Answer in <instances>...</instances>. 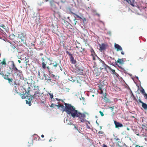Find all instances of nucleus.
Wrapping results in <instances>:
<instances>
[{"mask_svg": "<svg viewBox=\"0 0 147 147\" xmlns=\"http://www.w3.org/2000/svg\"><path fill=\"white\" fill-rule=\"evenodd\" d=\"M70 116L73 118L76 117H78L80 119V121L82 122H84L86 121L85 119L86 117V115L84 113H82L76 110L75 108L74 107Z\"/></svg>", "mask_w": 147, "mask_h": 147, "instance_id": "nucleus-1", "label": "nucleus"}, {"mask_svg": "<svg viewBox=\"0 0 147 147\" xmlns=\"http://www.w3.org/2000/svg\"><path fill=\"white\" fill-rule=\"evenodd\" d=\"M65 106L63 105H61V110L62 111H65L67 114L70 116L72 111L74 108V107L70 104L65 103H64Z\"/></svg>", "mask_w": 147, "mask_h": 147, "instance_id": "nucleus-2", "label": "nucleus"}, {"mask_svg": "<svg viewBox=\"0 0 147 147\" xmlns=\"http://www.w3.org/2000/svg\"><path fill=\"white\" fill-rule=\"evenodd\" d=\"M23 89L24 90V91H23L24 94H22L21 96L22 99H26L27 96H30V89H31V88L30 87H28V88H26L23 87Z\"/></svg>", "mask_w": 147, "mask_h": 147, "instance_id": "nucleus-3", "label": "nucleus"}, {"mask_svg": "<svg viewBox=\"0 0 147 147\" xmlns=\"http://www.w3.org/2000/svg\"><path fill=\"white\" fill-rule=\"evenodd\" d=\"M40 94V91H36L34 92V95H32L30 94V96H27L26 99L28 100H32L34 99H37L39 97V95Z\"/></svg>", "mask_w": 147, "mask_h": 147, "instance_id": "nucleus-4", "label": "nucleus"}, {"mask_svg": "<svg viewBox=\"0 0 147 147\" xmlns=\"http://www.w3.org/2000/svg\"><path fill=\"white\" fill-rule=\"evenodd\" d=\"M17 37L21 40V42L24 44L26 43V38L25 36L22 34H18L17 35Z\"/></svg>", "mask_w": 147, "mask_h": 147, "instance_id": "nucleus-5", "label": "nucleus"}, {"mask_svg": "<svg viewBox=\"0 0 147 147\" xmlns=\"http://www.w3.org/2000/svg\"><path fill=\"white\" fill-rule=\"evenodd\" d=\"M0 27H2L4 29L3 30L0 28V32H2L3 34H5V32L4 31H5L6 32L7 31V30L8 29H7L8 28L3 24H2L0 25Z\"/></svg>", "mask_w": 147, "mask_h": 147, "instance_id": "nucleus-6", "label": "nucleus"}, {"mask_svg": "<svg viewBox=\"0 0 147 147\" xmlns=\"http://www.w3.org/2000/svg\"><path fill=\"white\" fill-rule=\"evenodd\" d=\"M117 63H119V64L121 65H122L124 64V61L123 60V59H118L117 61H116L115 64L118 66L120 68L122 69V67H119Z\"/></svg>", "mask_w": 147, "mask_h": 147, "instance_id": "nucleus-7", "label": "nucleus"}, {"mask_svg": "<svg viewBox=\"0 0 147 147\" xmlns=\"http://www.w3.org/2000/svg\"><path fill=\"white\" fill-rule=\"evenodd\" d=\"M124 1H126L129 4H130L133 7L135 6V4H136L135 0H123Z\"/></svg>", "mask_w": 147, "mask_h": 147, "instance_id": "nucleus-8", "label": "nucleus"}, {"mask_svg": "<svg viewBox=\"0 0 147 147\" xmlns=\"http://www.w3.org/2000/svg\"><path fill=\"white\" fill-rule=\"evenodd\" d=\"M100 63L102 66V67H100L101 69H104L105 70H107V67L108 68V67H109L106 64H105L103 61H102V62H100Z\"/></svg>", "mask_w": 147, "mask_h": 147, "instance_id": "nucleus-9", "label": "nucleus"}, {"mask_svg": "<svg viewBox=\"0 0 147 147\" xmlns=\"http://www.w3.org/2000/svg\"><path fill=\"white\" fill-rule=\"evenodd\" d=\"M100 50L101 51L105 50L106 49L107 45L104 43H102L101 44H99Z\"/></svg>", "mask_w": 147, "mask_h": 147, "instance_id": "nucleus-10", "label": "nucleus"}, {"mask_svg": "<svg viewBox=\"0 0 147 147\" xmlns=\"http://www.w3.org/2000/svg\"><path fill=\"white\" fill-rule=\"evenodd\" d=\"M14 72V74L18 76V77H19L20 78L22 77V71L20 70H18L17 71H16Z\"/></svg>", "mask_w": 147, "mask_h": 147, "instance_id": "nucleus-11", "label": "nucleus"}, {"mask_svg": "<svg viewBox=\"0 0 147 147\" xmlns=\"http://www.w3.org/2000/svg\"><path fill=\"white\" fill-rule=\"evenodd\" d=\"M11 66L12 67V70L13 71H14V72L17 71L19 69H18L16 67V66L14 64V62L13 61H11Z\"/></svg>", "mask_w": 147, "mask_h": 147, "instance_id": "nucleus-12", "label": "nucleus"}, {"mask_svg": "<svg viewBox=\"0 0 147 147\" xmlns=\"http://www.w3.org/2000/svg\"><path fill=\"white\" fill-rule=\"evenodd\" d=\"M117 51H122V48L121 46L118 44L115 43L114 45Z\"/></svg>", "mask_w": 147, "mask_h": 147, "instance_id": "nucleus-13", "label": "nucleus"}, {"mask_svg": "<svg viewBox=\"0 0 147 147\" xmlns=\"http://www.w3.org/2000/svg\"><path fill=\"white\" fill-rule=\"evenodd\" d=\"M114 123L116 127H121L123 126L122 124L116 121H114Z\"/></svg>", "mask_w": 147, "mask_h": 147, "instance_id": "nucleus-14", "label": "nucleus"}, {"mask_svg": "<svg viewBox=\"0 0 147 147\" xmlns=\"http://www.w3.org/2000/svg\"><path fill=\"white\" fill-rule=\"evenodd\" d=\"M49 75L50 76V78H53L52 80L53 81H55L56 80V76L53 74H52L51 73L50 74H49Z\"/></svg>", "mask_w": 147, "mask_h": 147, "instance_id": "nucleus-15", "label": "nucleus"}, {"mask_svg": "<svg viewBox=\"0 0 147 147\" xmlns=\"http://www.w3.org/2000/svg\"><path fill=\"white\" fill-rule=\"evenodd\" d=\"M70 61L73 64H75L76 62V61L74 59V58L72 55L70 56Z\"/></svg>", "mask_w": 147, "mask_h": 147, "instance_id": "nucleus-16", "label": "nucleus"}, {"mask_svg": "<svg viewBox=\"0 0 147 147\" xmlns=\"http://www.w3.org/2000/svg\"><path fill=\"white\" fill-rule=\"evenodd\" d=\"M43 76L45 78V80H46L49 81L51 79L50 77H49L47 74H44Z\"/></svg>", "mask_w": 147, "mask_h": 147, "instance_id": "nucleus-17", "label": "nucleus"}, {"mask_svg": "<svg viewBox=\"0 0 147 147\" xmlns=\"http://www.w3.org/2000/svg\"><path fill=\"white\" fill-rule=\"evenodd\" d=\"M49 0H39L38 2V3L39 5H41L44 2H46Z\"/></svg>", "mask_w": 147, "mask_h": 147, "instance_id": "nucleus-18", "label": "nucleus"}, {"mask_svg": "<svg viewBox=\"0 0 147 147\" xmlns=\"http://www.w3.org/2000/svg\"><path fill=\"white\" fill-rule=\"evenodd\" d=\"M52 80L50 79L49 81H48V83L49 84L51 85V86H53L55 84V83L53 82V81H52Z\"/></svg>", "mask_w": 147, "mask_h": 147, "instance_id": "nucleus-19", "label": "nucleus"}, {"mask_svg": "<svg viewBox=\"0 0 147 147\" xmlns=\"http://www.w3.org/2000/svg\"><path fill=\"white\" fill-rule=\"evenodd\" d=\"M104 101L106 102L110 103V100L107 98L106 96H105L103 98Z\"/></svg>", "mask_w": 147, "mask_h": 147, "instance_id": "nucleus-20", "label": "nucleus"}, {"mask_svg": "<svg viewBox=\"0 0 147 147\" xmlns=\"http://www.w3.org/2000/svg\"><path fill=\"white\" fill-rule=\"evenodd\" d=\"M142 107L145 110H147V104L143 102L142 104Z\"/></svg>", "mask_w": 147, "mask_h": 147, "instance_id": "nucleus-21", "label": "nucleus"}, {"mask_svg": "<svg viewBox=\"0 0 147 147\" xmlns=\"http://www.w3.org/2000/svg\"><path fill=\"white\" fill-rule=\"evenodd\" d=\"M108 69L112 72V74H114L116 75L117 74V73L115 72V70L112 69L110 67H108Z\"/></svg>", "mask_w": 147, "mask_h": 147, "instance_id": "nucleus-22", "label": "nucleus"}, {"mask_svg": "<svg viewBox=\"0 0 147 147\" xmlns=\"http://www.w3.org/2000/svg\"><path fill=\"white\" fill-rule=\"evenodd\" d=\"M2 76L5 79L7 80H8L10 79L9 78L8 76V75H4L3 74H2Z\"/></svg>", "mask_w": 147, "mask_h": 147, "instance_id": "nucleus-23", "label": "nucleus"}, {"mask_svg": "<svg viewBox=\"0 0 147 147\" xmlns=\"http://www.w3.org/2000/svg\"><path fill=\"white\" fill-rule=\"evenodd\" d=\"M29 100V101H28L27 100H26V104H28L29 106H30L32 105L31 102V101L32 100Z\"/></svg>", "mask_w": 147, "mask_h": 147, "instance_id": "nucleus-24", "label": "nucleus"}, {"mask_svg": "<svg viewBox=\"0 0 147 147\" xmlns=\"http://www.w3.org/2000/svg\"><path fill=\"white\" fill-rule=\"evenodd\" d=\"M15 37V36L13 34H11L9 36V38L10 39H13Z\"/></svg>", "mask_w": 147, "mask_h": 147, "instance_id": "nucleus-25", "label": "nucleus"}, {"mask_svg": "<svg viewBox=\"0 0 147 147\" xmlns=\"http://www.w3.org/2000/svg\"><path fill=\"white\" fill-rule=\"evenodd\" d=\"M1 64H2L3 65H6V62L5 61V59L4 58L3 59V61L1 62L0 63Z\"/></svg>", "mask_w": 147, "mask_h": 147, "instance_id": "nucleus-26", "label": "nucleus"}, {"mask_svg": "<svg viewBox=\"0 0 147 147\" xmlns=\"http://www.w3.org/2000/svg\"><path fill=\"white\" fill-rule=\"evenodd\" d=\"M49 94L50 96V98L51 99H52L53 98V94L50 93L49 92L47 93V95Z\"/></svg>", "mask_w": 147, "mask_h": 147, "instance_id": "nucleus-27", "label": "nucleus"}, {"mask_svg": "<svg viewBox=\"0 0 147 147\" xmlns=\"http://www.w3.org/2000/svg\"><path fill=\"white\" fill-rule=\"evenodd\" d=\"M34 89L35 90H36L37 91H39V90L38 87L37 86H34Z\"/></svg>", "mask_w": 147, "mask_h": 147, "instance_id": "nucleus-28", "label": "nucleus"}, {"mask_svg": "<svg viewBox=\"0 0 147 147\" xmlns=\"http://www.w3.org/2000/svg\"><path fill=\"white\" fill-rule=\"evenodd\" d=\"M9 83L13 85V84H12V83L13 82V80L12 79H9V80H8Z\"/></svg>", "mask_w": 147, "mask_h": 147, "instance_id": "nucleus-29", "label": "nucleus"}, {"mask_svg": "<svg viewBox=\"0 0 147 147\" xmlns=\"http://www.w3.org/2000/svg\"><path fill=\"white\" fill-rule=\"evenodd\" d=\"M51 64L54 67H56L57 65V64L56 62H54L53 63H51Z\"/></svg>", "mask_w": 147, "mask_h": 147, "instance_id": "nucleus-30", "label": "nucleus"}, {"mask_svg": "<svg viewBox=\"0 0 147 147\" xmlns=\"http://www.w3.org/2000/svg\"><path fill=\"white\" fill-rule=\"evenodd\" d=\"M140 92H142V93L143 94V95L144 94L146 93L145 92L144 89L142 87V89L140 90Z\"/></svg>", "mask_w": 147, "mask_h": 147, "instance_id": "nucleus-31", "label": "nucleus"}, {"mask_svg": "<svg viewBox=\"0 0 147 147\" xmlns=\"http://www.w3.org/2000/svg\"><path fill=\"white\" fill-rule=\"evenodd\" d=\"M8 42H9L11 44V47L13 49H15L16 48L15 46L13 45L9 41H8Z\"/></svg>", "mask_w": 147, "mask_h": 147, "instance_id": "nucleus-32", "label": "nucleus"}, {"mask_svg": "<svg viewBox=\"0 0 147 147\" xmlns=\"http://www.w3.org/2000/svg\"><path fill=\"white\" fill-rule=\"evenodd\" d=\"M42 67L44 69H45L46 68V64L45 63L43 62L42 63Z\"/></svg>", "mask_w": 147, "mask_h": 147, "instance_id": "nucleus-33", "label": "nucleus"}, {"mask_svg": "<svg viewBox=\"0 0 147 147\" xmlns=\"http://www.w3.org/2000/svg\"><path fill=\"white\" fill-rule=\"evenodd\" d=\"M47 70L49 72V74H50L51 73H52V71H51V70L50 69V68L49 67H47Z\"/></svg>", "mask_w": 147, "mask_h": 147, "instance_id": "nucleus-34", "label": "nucleus"}, {"mask_svg": "<svg viewBox=\"0 0 147 147\" xmlns=\"http://www.w3.org/2000/svg\"><path fill=\"white\" fill-rule=\"evenodd\" d=\"M73 14H74L75 16H76L77 18H80L81 19H82V18L80 17L78 15H77V14L74 13H73Z\"/></svg>", "mask_w": 147, "mask_h": 147, "instance_id": "nucleus-35", "label": "nucleus"}, {"mask_svg": "<svg viewBox=\"0 0 147 147\" xmlns=\"http://www.w3.org/2000/svg\"><path fill=\"white\" fill-rule=\"evenodd\" d=\"M145 98L147 100V94L145 93L144 95Z\"/></svg>", "mask_w": 147, "mask_h": 147, "instance_id": "nucleus-36", "label": "nucleus"}, {"mask_svg": "<svg viewBox=\"0 0 147 147\" xmlns=\"http://www.w3.org/2000/svg\"><path fill=\"white\" fill-rule=\"evenodd\" d=\"M66 53H67V54H68L69 56L72 55L71 53H70L69 51H66Z\"/></svg>", "mask_w": 147, "mask_h": 147, "instance_id": "nucleus-37", "label": "nucleus"}, {"mask_svg": "<svg viewBox=\"0 0 147 147\" xmlns=\"http://www.w3.org/2000/svg\"><path fill=\"white\" fill-rule=\"evenodd\" d=\"M109 109H110L112 111H113V110L114 109V107H109Z\"/></svg>", "mask_w": 147, "mask_h": 147, "instance_id": "nucleus-38", "label": "nucleus"}, {"mask_svg": "<svg viewBox=\"0 0 147 147\" xmlns=\"http://www.w3.org/2000/svg\"><path fill=\"white\" fill-rule=\"evenodd\" d=\"M99 113L101 116H103L104 115V114L102 112L100 111H99Z\"/></svg>", "mask_w": 147, "mask_h": 147, "instance_id": "nucleus-39", "label": "nucleus"}, {"mask_svg": "<svg viewBox=\"0 0 147 147\" xmlns=\"http://www.w3.org/2000/svg\"><path fill=\"white\" fill-rule=\"evenodd\" d=\"M55 106V104L52 103L51 104L50 107H54V106Z\"/></svg>", "mask_w": 147, "mask_h": 147, "instance_id": "nucleus-40", "label": "nucleus"}, {"mask_svg": "<svg viewBox=\"0 0 147 147\" xmlns=\"http://www.w3.org/2000/svg\"><path fill=\"white\" fill-rule=\"evenodd\" d=\"M61 2L63 3H64L66 1V0H61Z\"/></svg>", "mask_w": 147, "mask_h": 147, "instance_id": "nucleus-41", "label": "nucleus"}, {"mask_svg": "<svg viewBox=\"0 0 147 147\" xmlns=\"http://www.w3.org/2000/svg\"><path fill=\"white\" fill-rule=\"evenodd\" d=\"M98 134H103V132L102 131H100L98 132Z\"/></svg>", "mask_w": 147, "mask_h": 147, "instance_id": "nucleus-42", "label": "nucleus"}, {"mask_svg": "<svg viewBox=\"0 0 147 147\" xmlns=\"http://www.w3.org/2000/svg\"><path fill=\"white\" fill-rule=\"evenodd\" d=\"M58 103L59 104V102H58ZM61 105H60L59 104H58V105H56L55 104V106H57L58 107H60V106Z\"/></svg>", "mask_w": 147, "mask_h": 147, "instance_id": "nucleus-43", "label": "nucleus"}, {"mask_svg": "<svg viewBox=\"0 0 147 147\" xmlns=\"http://www.w3.org/2000/svg\"><path fill=\"white\" fill-rule=\"evenodd\" d=\"M107 34L109 35H111V32L110 31H109L107 32Z\"/></svg>", "mask_w": 147, "mask_h": 147, "instance_id": "nucleus-44", "label": "nucleus"}, {"mask_svg": "<svg viewBox=\"0 0 147 147\" xmlns=\"http://www.w3.org/2000/svg\"><path fill=\"white\" fill-rule=\"evenodd\" d=\"M91 52L92 54H93V53H95V52H94V50L92 49H91Z\"/></svg>", "mask_w": 147, "mask_h": 147, "instance_id": "nucleus-45", "label": "nucleus"}, {"mask_svg": "<svg viewBox=\"0 0 147 147\" xmlns=\"http://www.w3.org/2000/svg\"><path fill=\"white\" fill-rule=\"evenodd\" d=\"M37 137H38V135H36V134L34 135V138H37Z\"/></svg>", "mask_w": 147, "mask_h": 147, "instance_id": "nucleus-46", "label": "nucleus"}, {"mask_svg": "<svg viewBox=\"0 0 147 147\" xmlns=\"http://www.w3.org/2000/svg\"><path fill=\"white\" fill-rule=\"evenodd\" d=\"M139 100V102L142 104L144 102L142 101L140 99Z\"/></svg>", "mask_w": 147, "mask_h": 147, "instance_id": "nucleus-47", "label": "nucleus"}, {"mask_svg": "<svg viewBox=\"0 0 147 147\" xmlns=\"http://www.w3.org/2000/svg\"><path fill=\"white\" fill-rule=\"evenodd\" d=\"M72 124L74 125V128H75L78 129H77L78 128V127L76 126L75 125H74V124Z\"/></svg>", "mask_w": 147, "mask_h": 147, "instance_id": "nucleus-48", "label": "nucleus"}, {"mask_svg": "<svg viewBox=\"0 0 147 147\" xmlns=\"http://www.w3.org/2000/svg\"><path fill=\"white\" fill-rule=\"evenodd\" d=\"M121 54L123 55H124V53L123 51H122L121 52Z\"/></svg>", "mask_w": 147, "mask_h": 147, "instance_id": "nucleus-49", "label": "nucleus"}, {"mask_svg": "<svg viewBox=\"0 0 147 147\" xmlns=\"http://www.w3.org/2000/svg\"><path fill=\"white\" fill-rule=\"evenodd\" d=\"M112 112V116H113L114 115L115 113L113 111Z\"/></svg>", "mask_w": 147, "mask_h": 147, "instance_id": "nucleus-50", "label": "nucleus"}, {"mask_svg": "<svg viewBox=\"0 0 147 147\" xmlns=\"http://www.w3.org/2000/svg\"><path fill=\"white\" fill-rule=\"evenodd\" d=\"M98 59H99V60L100 61V62H102V61H103L102 60H101L100 58H99V57H98Z\"/></svg>", "mask_w": 147, "mask_h": 147, "instance_id": "nucleus-51", "label": "nucleus"}, {"mask_svg": "<svg viewBox=\"0 0 147 147\" xmlns=\"http://www.w3.org/2000/svg\"><path fill=\"white\" fill-rule=\"evenodd\" d=\"M103 147H107V146L105 144H103Z\"/></svg>", "mask_w": 147, "mask_h": 147, "instance_id": "nucleus-52", "label": "nucleus"}, {"mask_svg": "<svg viewBox=\"0 0 147 147\" xmlns=\"http://www.w3.org/2000/svg\"><path fill=\"white\" fill-rule=\"evenodd\" d=\"M65 89H66L67 90V91L68 92L69 91V88H65Z\"/></svg>", "mask_w": 147, "mask_h": 147, "instance_id": "nucleus-53", "label": "nucleus"}, {"mask_svg": "<svg viewBox=\"0 0 147 147\" xmlns=\"http://www.w3.org/2000/svg\"><path fill=\"white\" fill-rule=\"evenodd\" d=\"M135 147H143V146H140L139 145H136Z\"/></svg>", "mask_w": 147, "mask_h": 147, "instance_id": "nucleus-54", "label": "nucleus"}, {"mask_svg": "<svg viewBox=\"0 0 147 147\" xmlns=\"http://www.w3.org/2000/svg\"><path fill=\"white\" fill-rule=\"evenodd\" d=\"M116 140L117 141H118V140H120V139L118 138H117L116 139Z\"/></svg>", "mask_w": 147, "mask_h": 147, "instance_id": "nucleus-55", "label": "nucleus"}, {"mask_svg": "<svg viewBox=\"0 0 147 147\" xmlns=\"http://www.w3.org/2000/svg\"><path fill=\"white\" fill-rule=\"evenodd\" d=\"M111 65L113 66H115V65H114V64H113V63H111Z\"/></svg>", "mask_w": 147, "mask_h": 147, "instance_id": "nucleus-56", "label": "nucleus"}, {"mask_svg": "<svg viewBox=\"0 0 147 147\" xmlns=\"http://www.w3.org/2000/svg\"><path fill=\"white\" fill-rule=\"evenodd\" d=\"M18 63H21V61L20 60H18Z\"/></svg>", "mask_w": 147, "mask_h": 147, "instance_id": "nucleus-57", "label": "nucleus"}, {"mask_svg": "<svg viewBox=\"0 0 147 147\" xmlns=\"http://www.w3.org/2000/svg\"><path fill=\"white\" fill-rule=\"evenodd\" d=\"M41 137L42 138H44V135L43 134L41 136Z\"/></svg>", "mask_w": 147, "mask_h": 147, "instance_id": "nucleus-58", "label": "nucleus"}, {"mask_svg": "<svg viewBox=\"0 0 147 147\" xmlns=\"http://www.w3.org/2000/svg\"><path fill=\"white\" fill-rule=\"evenodd\" d=\"M135 77H136V79H138V78H138V76H135Z\"/></svg>", "mask_w": 147, "mask_h": 147, "instance_id": "nucleus-59", "label": "nucleus"}, {"mask_svg": "<svg viewBox=\"0 0 147 147\" xmlns=\"http://www.w3.org/2000/svg\"><path fill=\"white\" fill-rule=\"evenodd\" d=\"M96 123L97 124V125H98H98H99V124L97 122V121H96Z\"/></svg>", "mask_w": 147, "mask_h": 147, "instance_id": "nucleus-60", "label": "nucleus"}, {"mask_svg": "<svg viewBox=\"0 0 147 147\" xmlns=\"http://www.w3.org/2000/svg\"><path fill=\"white\" fill-rule=\"evenodd\" d=\"M96 15L98 16H100V14H98V13H96Z\"/></svg>", "mask_w": 147, "mask_h": 147, "instance_id": "nucleus-61", "label": "nucleus"}, {"mask_svg": "<svg viewBox=\"0 0 147 147\" xmlns=\"http://www.w3.org/2000/svg\"><path fill=\"white\" fill-rule=\"evenodd\" d=\"M60 70L62 71V68L60 67Z\"/></svg>", "mask_w": 147, "mask_h": 147, "instance_id": "nucleus-62", "label": "nucleus"}, {"mask_svg": "<svg viewBox=\"0 0 147 147\" xmlns=\"http://www.w3.org/2000/svg\"><path fill=\"white\" fill-rule=\"evenodd\" d=\"M100 22H101L103 24H104V22H102V21H100Z\"/></svg>", "mask_w": 147, "mask_h": 147, "instance_id": "nucleus-63", "label": "nucleus"}, {"mask_svg": "<svg viewBox=\"0 0 147 147\" xmlns=\"http://www.w3.org/2000/svg\"><path fill=\"white\" fill-rule=\"evenodd\" d=\"M52 141V140H51V139H50L49 140V142H51Z\"/></svg>", "mask_w": 147, "mask_h": 147, "instance_id": "nucleus-64", "label": "nucleus"}]
</instances>
